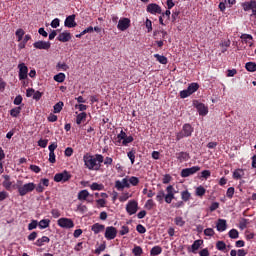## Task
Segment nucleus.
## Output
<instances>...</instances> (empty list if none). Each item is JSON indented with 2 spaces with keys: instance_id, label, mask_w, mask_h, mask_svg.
<instances>
[{
  "instance_id": "obj_1",
  "label": "nucleus",
  "mask_w": 256,
  "mask_h": 256,
  "mask_svg": "<svg viewBox=\"0 0 256 256\" xmlns=\"http://www.w3.org/2000/svg\"><path fill=\"white\" fill-rule=\"evenodd\" d=\"M83 161L86 169H89V171H99V169H101V163L104 161V157L101 154H95V156L85 154L83 156Z\"/></svg>"
},
{
  "instance_id": "obj_2",
  "label": "nucleus",
  "mask_w": 256,
  "mask_h": 256,
  "mask_svg": "<svg viewBox=\"0 0 256 256\" xmlns=\"http://www.w3.org/2000/svg\"><path fill=\"white\" fill-rule=\"evenodd\" d=\"M175 193H177L175 187H173V185H169L166 187V194L165 191L159 190L157 196L164 197L165 203L171 205V203H173V199H175Z\"/></svg>"
},
{
  "instance_id": "obj_3",
  "label": "nucleus",
  "mask_w": 256,
  "mask_h": 256,
  "mask_svg": "<svg viewBox=\"0 0 256 256\" xmlns=\"http://www.w3.org/2000/svg\"><path fill=\"white\" fill-rule=\"evenodd\" d=\"M194 131L195 129L191 124H184L182 130L176 134V141H181V139H185V137H191Z\"/></svg>"
},
{
  "instance_id": "obj_4",
  "label": "nucleus",
  "mask_w": 256,
  "mask_h": 256,
  "mask_svg": "<svg viewBox=\"0 0 256 256\" xmlns=\"http://www.w3.org/2000/svg\"><path fill=\"white\" fill-rule=\"evenodd\" d=\"M36 184L33 182L26 183L22 186H17L18 193L20 197H25L28 193H33L35 191Z\"/></svg>"
},
{
  "instance_id": "obj_5",
  "label": "nucleus",
  "mask_w": 256,
  "mask_h": 256,
  "mask_svg": "<svg viewBox=\"0 0 256 256\" xmlns=\"http://www.w3.org/2000/svg\"><path fill=\"white\" fill-rule=\"evenodd\" d=\"M69 179H71V174L67 170H64L62 173H57L54 176L56 183H67Z\"/></svg>"
},
{
  "instance_id": "obj_6",
  "label": "nucleus",
  "mask_w": 256,
  "mask_h": 256,
  "mask_svg": "<svg viewBox=\"0 0 256 256\" xmlns=\"http://www.w3.org/2000/svg\"><path fill=\"white\" fill-rule=\"evenodd\" d=\"M57 223L62 229H73L75 227V223L71 218H60Z\"/></svg>"
},
{
  "instance_id": "obj_7",
  "label": "nucleus",
  "mask_w": 256,
  "mask_h": 256,
  "mask_svg": "<svg viewBox=\"0 0 256 256\" xmlns=\"http://www.w3.org/2000/svg\"><path fill=\"white\" fill-rule=\"evenodd\" d=\"M139 210V203L135 200H130L126 205V212L128 215H135Z\"/></svg>"
},
{
  "instance_id": "obj_8",
  "label": "nucleus",
  "mask_w": 256,
  "mask_h": 256,
  "mask_svg": "<svg viewBox=\"0 0 256 256\" xmlns=\"http://www.w3.org/2000/svg\"><path fill=\"white\" fill-rule=\"evenodd\" d=\"M198 171H201V167L193 166L191 168L182 169L180 175L183 178H187V177H191V175H195V173H197Z\"/></svg>"
},
{
  "instance_id": "obj_9",
  "label": "nucleus",
  "mask_w": 256,
  "mask_h": 256,
  "mask_svg": "<svg viewBox=\"0 0 256 256\" xmlns=\"http://www.w3.org/2000/svg\"><path fill=\"white\" fill-rule=\"evenodd\" d=\"M104 237L107 241H113L117 237V228L113 226L106 227Z\"/></svg>"
},
{
  "instance_id": "obj_10",
  "label": "nucleus",
  "mask_w": 256,
  "mask_h": 256,
  "mask_svg": "<svg viewBox=\"0 0 256 256\" xmlns=\"http://www.w3.org/2000/svg\"><path fill=\"white\" fill-rule=\"evenodd\" d=\"M146 11H147V13H150L151 15H161V13H162L161 6H159L157 3L148 4Z\"/></svg>"
},
{
  "instance_id": "obj_11",
  "label": "nucleus",
  "mask_w": 256,
  "mask_h": 256,
  "mask_svg": "<svg viewBox=\"0 0 256 256\" xmlns=\"http://www.w3.org/2000/svg\"><path fill=\"white\" fill-rule=\"evenodd\" d=\"M33 47L34 49L49 51V49H51V42L39 40L33 43Z\"/></svg>"
},
{
  "instance_id": "obj_12",
  "label": "nucleus",
  "mask_w": 256,
  "mask_h": 256,
  "mask_svg": "<svg viewBox=\"0 0 256 256\" xmlns=\"http://www.w3.org/2000/svg\"><path fill=\"white\" fill-rule=\"evenodd\" d=\"M194 105L201 117H205V115H207V113H209V107H207L205 104H203L199 101H196V102H194Z\"/></svg>"
},
{
  "instance_id": "obj_13",
  "label": "nucleus",
  "mask_w": 256,
  "mask_h": 256,
  "mask_svg": "<svg viewBox=\"0 0 256 256\" xmlns=\"http://www.w3.org/2000/svg\"><path fill=\"white\" fill-rule=\"evenodd\" d=\"M131 27V20L129 18H121L118 22L117 29L119 31H127Z\"/></svg>"
},
{
  "instance_id": "obj_14",
  "label": "nucleus",
  "mask_w": 256,
  "mask_h": 256,
  "mask_svg": "<svg viewBox=\"0 0 256 256\" xmlns=\"http://www.w3.org/2000/svg\"><path fill=\"white\" fill-rule=\"evenodd\" d=\"M18 69H19V80L25 81V79H27V75L29 73V68H27V65H25V63H20L18 65Z\"/></svg>"
},
{
  "instance_id": "obj_15",
  "label": "nucleus",
  "mask_w": 256,
  "mask_h": 256,
  "mask_svg": "<svg viewBox=\"0 0 256 256\" xmlns=\"http://www.w3.org/2000/svg\"><path fill=\"white\" fill-rule=\"evenodd\" d=\"M115 187H116L117 191H123V189H125V188L129 189V187H131V184H129V179L124 178V179H122V181L116 180Z\"/></svg>"
},
{
  "instance_id": "obj_16",
  "label": "nucleus",
  "mask_w": 256,
  "mask_h": 256,
  "mask_svg": "<svg viewBox=\"0 0 256 256\" xmlns=\"http://www.w3.org/2000/svg\"><path fill=\"white\" fill-rule=\"evenodd\" d=\"M64 25L65 27H68V29H73V27H77V22H75V14L66 17Z\"/></svg>"
},
{
  "instance_id": "obj_17",
  "label": "nucleus",
  "mask_w": 256,
  "mask_h": 256,
  "mask_svg": "<svg viewBox=\"0 0 256 256\" xmlns=\"http://www.w3.org/2000/svg\"><path fill=\"white\" fill-rule=\"evenodd\" d=\"M243 11H253L256 9V0L246 1L241 4Z\"/></svg>"
},
{
  "instance_id": "obj_18",
  "label": "nucleus",
  "mask_w": 256,
  "mask_h": 256,
  "mask_svg": "<svg viewBox=\"0 0 256 256\" xmlns=\"http://www.w3.org/2000/svg\"><path fill=\"white\" fill-rule=\"evenodd\" d=\"M216 229L219 233H223V231H227V220L225 219H218L216 223Z\"/></svg>"
},
{
  "instance_id": "obj_19",
  "label": "nucleus",
  "mask_w": 256,
  "mask_h": 256,
  "mask_svg": "<svg viewBox=\"0 0 256 256\" xmlns=\"http://www.w3.org/2000/svg\"><path fill=\"white\" fill-rule=\"evenodd\" d=\"M57 40L61 43H67L71 41V34L68 31H64L58 35Z\"/></svg>"
},
{
  "instance_id": "obj_20",
  "label": "nucleus",
  "mask_w": 256,
  "mask_h": 256,
  "mask_svg": "<svg viewBox=\"0 0 256 256\" xmlns=\"http://www.w3.org/2000/svg\"><path fill=\"white\" fill-rule=\"evenodd\" d=\"M176 158L178 159V161L180 163H183L185 161H189V159H191V157L189 156V153L187 152H179L176 154Z\"/></svg>"
},
{
  "instance_id": "obj_21",
  "label": "nucleus",
  "mask_w": 256,
  "mask_h": 256,
  "mask_svg": "<svg viewBox=\"0 0 256 256\" xmlns=\"http://www.w3.org/2000/svg\"><path fill=\"white\" fill-rule=\"evenodd\" d=\"M3 179H4V181L2 182L3 187L7 191H9L11 189V185H13V183L11 182V176L3 175Z\"/></svg>"
},
{
  "instance_id": "obj_22",
  "label": "nucleus",
  "mask_w": 256,
  "mask_h": 256,
  "mask_svg": "<svg viewBox=\"0 0 256 256\" xmlns=\"http://www.w3.org/2000/svg\"><path fill=\"white\" fill-rule=\"evenodd\" d=\"M91 230L93 231V233L95 235H99V233H101V231H105V225L95 223L94 225H92Z\"/></svg>"
},
{
  "instance_id": "obj_23",
  "label": "nucleus",
  "mask_w": 256,
  "mask_h": 256,
  "mask_svg": "<svg viewBox=\"0 0 256 256\" xmlns=\"http://www.w3.org/2000/svg\"><path fill=\"white\" fill-rule=\"evenodd\" d=\"M51 239L47 236H42L41 238H39L38 240H36V242L34 243V245H36V247H43V245H45V243H50Z\"/></svg>"
},
{
  "instance_id": "obj_24",
  "label": "nucleus",
  "mask_w": 256,
  "mask_h": 256,
  "mask_svg": "<svg viewBox=\"0 0 256 256\" xmlns=\"http://www.w3.org/2000/svg\"><path fill=\"white\" fill-rule=\"evenodd\" d=\"M243 175H245V171L241 168H238L233 172V179H235L236 181H239V179L243 178Z\"/></svg>"
},
{
  "instance_id": "obj_25",
  "label": "nucleus",
  "mask_w": 256,
  "mask_h": 256,
  "mask_svg": "<svg viewBox=\"0 0 256 256\" xmlns=\"http://www.w3.org/2000/svg\"><path fill=\"white\" fill-rule=\"evenodd\" d=\"M155 59L160 63L161 65H167L169 63V60L167 57L160 55V54H154Z\"/></svg>"
},
{
  "instance_id": "obj_26",
  "label": "nucleus",
  "mask_w": 256,
  "mask_h": 256,
  "mask_svg": "<svg viewBox=\"0 0 256 256\" xmlns=\"http://www.w3.org/2000/svg\"><path fill=\"white\" fill-rule=\"evenodd\" d=\"M89 191L88 190H81L78 193V201H87V197H89Z\"/></svg>"
},
{
  "instance_id": "obj_27",
  "label": "nucleus",
  "mask_w": 256,
  "mask_h": 256,
  "mask_svg": "<svg viewBox=\"0 0 256 256\" xmlns=\"http://www.w3.org/2000/svg\"><path fill=\"white\" fill-rule=\"evenodd\" d=\"M181 199L184 203H187V201H191V193L189 190H184L181 192Z\"/></svg>"
},
{
  "instance_id": "obj_28",
  "label": "nucleus",
  "mask_w": 256,
  "mask_h": 256,
  "mask_svg": "<svg viewBox=\"0 0 256 256\" xmlns=\"http://www.w3.org/2000/svg\"><path fill=\"white\" fill-rule=\"evenodd\" d=\"M90 189L92 191H103L105 189V186L103 184H99L97 182H93L91 185H90Z\"/></svg>"
},
{
  "instance_id": "obj_29",
  "label": "nucleus",
  "mask_w": 256,
  "mask_h": 256,
  "mask_svg": "<svg viewBox=\"0 0 256 256\" xmlns=\"http://www.w3.org/2000/svg\"><path fill=\"white\" fill-rule=\"evenodd\" d=\"M161 253H163V248H161V246H154V247L150 250V255H151V256L161 255Z\"/></svg>"
},
{
  "instance_id": "obj_30",
  "label": "nucleus",
  "mask_w": 256,
  "mask_h": 256,
  "mask_svg": "<svg viewBox=\"0 0 256 256\" xmlns=\"http://www.w3.org/2000/svg\"><path fill=\"white\" fill-rule=\"evenodd\" d=\"M51 225V220L49 219H42L40 220V223H38L39 229H47Z\"/></svg>"
},
{
  "instance_id": "obj_31",
  "label": "nucleus",
  "mask_w": 256,
  "mask_h": 256,
  "mask_svg": "<svg viewBox=\"0 0 256 256\" xmlns=\"http://www.w3.org/2000/svg\"><path fill=\"white\" fill-rule=\"evenodd\" d=\"M201 245H203V240L194 241L193 244L191 245L192 253H196V251H198Z\"/></svg>"
},
{
  "instance_id": "obj_32",
  "label": "nucleus",
  "mask_w": 256,
  "mask_h": 256,
  "mask_svg": "<svg viewBox=\"0 0 256 256\" xmlns=\"http://www.w3.org/2000/svg\"><path fill=\"white\" fill-rule=\"evenodd\" d=\"M85 119H87L86 112H82V113L78 114L76 117V124L81 125V123H83V121H85Z\"/></svg>"
},
{
  "instance_id": "obj_33",
  "label": "nucleus",
  "mask_w": 256,
  "mask_h": 256,
  "mask_svg": "<svg viewBox=\"0 0 256 256\" xmlns=\"http://www.w3.org/2000/svg\"><path fill=\"white\" fill-rule=\"evenodd\" d=\"M198 89H199L198 83H191L187 88L188 93H190V95H193V93L197 92Z\"/></svg>"
},
{
  "instance_id": "obj_34",
  "label": "nucleus",
  "mask_w": 256,
  "mask_h": 256,
  "mask_svg": "<svg viewBox=\"0 0 256 256\" xmlns=\"http://www.w3.org/2000/svg\"><path fill=\"white\" fill-rule=\"evenodd\" d=\"M245 69L248 70L250 73H255L256 63L255 62H247L245 64Z\"/></svg>"
},
{
  "instance_id": "obj_35",
  "label": "nucleus",
  "mask_w": 256,
  "mask_h": 256,
  "mask_svg": "<svg viewBox=\"0 0 256 256\" xmlns=\"http://www.w3.org/2000/svg\"><path fill=\"white\" fill-rule=\"evenodd\" d=\"M136 153H137V151L134 148H132L131 151H129L127 153V157H128V159H130L131 165H135V155H136Z\"/></svg>"
},
{
  "instance_id": "obj_36",
  "label": "nucleus",
  "mask_w": 256,
  "mask_h": 256,
  "mask_svg": "<svg viewBox=\"0 0 256 256\" xmlns=\"http://www.w3.org/2000/svg\"><path fill=\"white\" fill-rule=\"evenodd\" d=\"M247 225H249V219L242 218L239 221V229H241V231H243L244 229H247Z\"/></svg>"
},
{
  "instance_id": "obj_37",
  "label": "nucleus",
  "mask_w": 256,
  "mask_h": 256,
  "mask_svg": "<svg viewBox=\"0 0 256 256\" xmlns=\"http://www.w3.org/2000/svg\"><path fill=\"white\" fill-rule=\"evenodd\" d=\"M56 83H63L65 81V73L60 72L54 76Z\"/></svg>"
},
{
  "instance_id": "obj_38",
  "label": "nucleus",
  "mask_w": 256,
  "mask_h": 256,
  "mask_svg": "<svg viewBox=\"0 0 256 256\" xmlns=\"http://www.w3.org/2000/svg\"><path fill=\"white\" fill-rule=\"evenodd\" d=\"M155 205V201H153V199H149L146 201L144 209H146L147 211H151L153 207H155Z\"/></svg>"
},
{
  "instance_id": "obj_39",
  "label": "nucleus",
  "mask_w": 256,
  "mask_h": 256,
  "mask_svg": "<svg viewBox=\"0 0 256 256\" xmlns=\"http://www.w3.org/2000/svg\"><path fill=\"white\" fill-rule=\"evenodd\" d=\"M135 141V138L133 136H126L122 141L120 145H123L124 147H127L129 143H133Z\"/></svg>"
},
{
  "instance_id": "obj_40",
  "label": "nucleus",
  "mask_w": 256,
  "mask_h": 256,
  "mask_svg": "<svg viewBox=\"0 0 256 256\" xmlns=\"http://www.w3.org/2000/svg\"><path fill=\"white\" fill-rule=\"evenodd\" d=\"M11 117H19L21 115V107H15L10 110Z\"/></svg>"
},
{
  "instance_id": "obj_41",
  "label": "nucleus",
  "mask_w": 256,
  "mask_h": 256,
  "mask_svg": "<svg viewBox=\"0 0 256 256\" xmlns=\"http://www.w3.org/2000/svg\"><path fill=\"white\" fill-rule=\"evenodd\" d=\"M126 136H127V133H125V131L121 130L120 133L117 135V141L115 144L121 145V141H123Z\"/></svg>"
},
{
  "instance_id": "obj_42",
  "label": "nucleus",
  "mask_w": 256,
  "mask_h": 256,
  "mask_svg": "<svg viewBox=\"0 0 256 256\" xmlns=\"http://www.w3.org/2000/svg\"><path fill=\"white\" fill-rule=\"evenodd\" d=\"M240 39H243V41L246 43H250V47L253 45V42H249L253 41V36L251 34H242Z\"/></svg>"
},
{
  "instance_id": "obj_43",
  "label": "nucleus",
  "mask_w": 256,
  "mask_h": 256,
  "mask_svg": "<svg viewBox=\"0 0 256 256\" xmlns=\"http://www.w3.org/2000/svg\"><path fill=\"white\" fill-rule=\"evenodd\" d=\"M228 236L230 239H239V231L237 229H231L228 232Z\"/></svg>"
},
{
  "instance_id": "obj_44",
  "label": "nucleus",
  "mask_w": 256,
  "mask_h": 256,
  "mask_svg": "<svg viewBox=\"0 0 256 256\" xmlns=\"http://www.w3.org/2000/svg\"><path fill=\"white\" fill-rule=\"evenodd\" d=\"M205 193H207V190L205 189V187L203 186H198L196 188V196L197 197H203V195H205Z\"/></svg>"
},
{
  "instance_id": "obj_45",
  "label": "nucleus",
  "mask_w": 256,
  "mask_h": 256,
  "mask_svg": "<svg viewBox=\"0 0 256 256\" xmlns=\"http://www.w3.org/2000/svg\"><path fill=\"white\" fill-rule=\"evenodd\" d=\"M174 223H175V225H177L178 227H183V226H185V220H183V217H181V216H177V217L174 219Z\"/></svg>"
},
{
  "instance_id": "obj_46",
  "label": "nucleus",
  "mask_w": 256,
  "mask_h": 256,
  "mask_svg": "<svg viewBox=\"0 0 256 256\" xmlns=\"http://www.w3.org/2000/svg\"><path fill=\"white\" fill-rule=\"evenodd\" d=\"M15 35H16L18 41H23V36L25 35V30L19 28L18 30H16Z\"/></svg>"
},
{
  "instance_id": "obj_47",
  "label": "nucleus",
  "mask_w": 256,
  "mask_h": 256,
  "mask_svg": "<svg viewBox=\"0 0 256 256\" xmlns=\"http://www.w3.org/2000/svg\"><path fill=\"white\" fill-rule=\"evenodd\" d=\"M132 253L135 256H141L143 255V248H141V246H135L132 250Z\"/></svg>"
},
{
  "instance_id": "obj_48",
  "label": "nucleus",
  "mask_w": 256,
  "mask_h": 256,
  "mask_svg": "<svg viewBox=\"0 0 256 256\" xmlns=\"http://www.w3.org/2000/svg\"><path fill=\"white\" fill-rule=\"evenodd\" d=\"M128 183L130 185H133V187H137V185H139V178L135 177V176H131L128 180Z\"/></svg>"
},
{
  "instance_id": "obj_49",
  "label": "nucleus",
  "mask_w": 256,
  "mask_h": 256,
  "mask_svg": "<svg viewBox=\"0 0 256 256\" xmlns=\"http://www.w3.org/2000/svg\"><path fill=\"white\" fill-rule=\"evenodd\" d=\"M145 26L147 29V33H151V31H153V22L149 18L146 19Z\"/></svg>"
},
{
  "instance_id": "obj_50",
  "label": "nucleus",
  "mask_w": 256,
  "mask_h": 256,
  "mask_svg": "<svg viewBox=\"0 0 256 256\" xmlns=\"http://www.w3.org/2000/svg\"><path fill=\"white\" fill-rule=\"evenodd\" d=\"M63 102H58L54 105V113H61L63 111Z\"/></svg>"
},
{
  "instance_id": "obj_51",
  "label": "nucleus",
  "mask_w": 256,
  "mask_h": 256,
  "mask_svg": "<svg viewBox=\"0 0 256 256\" xmlns=\"http://www.w3.org/2000/svg\"><path fill=\"white\" fill-rule=\"evenodd\" d=\"M56 68L58 71H67V69H69V66L66 63L58 62Z\"/></svg>"
},
{
  "instance_id": "obj_52",
  "label": "nucleus",
  "mask_w": 256,
  "mask_h": 256,
  "mask_svg": "<svg viewBox=\"0 0 256 256\" xmlns=\"http://www.w3.org/2000/svg\"><path fill=\"white\" fill-rule=\"evenodd\" d=\"M216 249H218V251H224L227 249V244H225L223 241H218L216 243Z\"/></svg>"
},
{
  "instance_id": "obj_53",
  "label": "nucleus",
  "mask_w": 256,
  "mask_h": 256,
  "mask_svg": "<svg viewBox=\"0 0 256 256\" xmlns=\"http://www.w3.org/2000/svg\"><path fill=\"white\" fill-rule=\"evenodd\" d=\"M39 222L37 220H32L31 223L28 224V231H33V229H37Z\"/></svg>"
},
{
  "instance_id": "obj_54",
  "label": "nucleus",
  "mask_w": 256,
  "mask_h": 256,
  "mask_svg": "<svg viewBox=\"0 0 256 256\" xmlns=\"http://www.w3.org/2000/svg\"><path fill=\"white\" fill-rule=\"evenodd\" d=\"M233 195H235V188L229 187L226 192V197H228V199H233Z\"/></svg>"
},
{
  "instance_id": "obj_55",
  "label": "nucleus",
  "mask_w": 256,
  "mask_h": 256,
  "mask_svg": "<svg viewBox=\"0 0 256 256\" xmlns=\"http://www.w3.org/2000/svg\"><path fill=\"white\" fill-rule=\"evenodd\" d=\"M136 231H138L141 235H143L144 233H147V228H145L143 224H138L136 226Z\"/></svg>"
},
{
  "instance_id": "obj_56",
  "label": "nucleus",
  "mask_w": 256,
  "mask_h": 256,
  "mask_svg": "<svg viewBox=\"0 0 256 256\" xmlns=\"http://www.w3.org/2000/svg\"><path fill=\"white\" fill-rule=\"evenodd\" d=\"M105 249H107V245H105V243H103L98 248H96L95 254L101 255L102 251H105Z\"/></svg>"
},
{
  "instance_id": "obj_57",
  "label": "nucleus",
  "mask_w": 256,
  "mask_h": 256,
  "mask_svg": "<svg viewBox=\"0 0 256 256\" xmlns=\"http://www.w3.org/2000/svg\"><path fill=\"white\" fill-rule=\"evenodd\" d=\"M204 235H206V237H213V235H215V230H213V228H206L204 230Z\"/></svg>"
},
{
  "instance_id": "obj_58",
  "label": "nucleus",
  "mask_w": 256,
  "mask_h": 256,
  "mask_svg": "<svg viewBox=\"0 0 256 256\" xmlns=\"http://www.w3.org/2000/svg\"><path fill=\"white\" fill-rule=\"evenodd\" d=\"M187 97H191V94L187 89L180 91L181 99H187Z\"/></svg>"
},
{
  "instance_id": "obj_59",
  "label": "nucleus",
  "mask_w": 256,
  "mask_h": 256,
  "mask_svg": "<svg viewBox=\"0 0 256 256\" xmlns=\"http://www.w3.org/2000/svg\"><path fill=\"white\" fill-rule=\"evenodd\" d=\"M129 197H131V195H129L128 192L123 193V194L119 197L120 203H125V201H127V199H129Z\"/></svg>"
},
{
  "instance_id": "obj_60",
  "label": "nucleus",
  "mask_w": 256,
  "mask_h": 256,
  "mask_svg": "<svg viewBox=\"0 0 256 256\" xmlns=\"http://www.w3.org/2000/svg\"><path fill=\"white\" fill-rule=\"evenodd\" d=\"M60 23H61V20H59V18H55L51 22V28L52 29H57V27H59Z\"/></svg>"
},
{
  "instance_id": "obj_61",
  "label": "nucleus",
  "mask_w": 256,
  "mask_h": 256,
  "mask_svg": "<svg viewBox=\"0 0 256 256\" xmlns=\"http://www.w3.org/2000/svg\"><path fill=\"white\" fill-rule=\"evenodd\" d=\"M127 233H129V226L123 225V226L121 227V230L119 231V234H120L121 236H123V235H127Z\"/></svg>"
},
{
  "instance_id": "obj_62",
  "label": "nucleus",
  "mask_w": 256,
  "mask_h": 256,
  "mask_svg": "<svg viewBox=\"0 0 256 256\" xmlns=\"http://www.w3.org/2000/svg\"><path fill=\"white\" fill-rule=\"evenodd\" d=\"M48 143H49V140H47V139H40L38 141V145H39V147H42V149H45V147H47Z\"/></svg>"
},
{
  "instance_id": "obj_63",
  "label": "nucleus",
  "mask_w": 256,
  "mask_h": 256,
  "mask_svg": "<svg viewBox=\"0 0 256 256\" xmlns=\"http://www.w3.org/2000/svg\"><path fill=\"white\" fill-rule=\"evenodd\" d=\"M49 163H57L55 152H49Z\"/></svg>"
},
{
  "instance_id": "obj_64",
  "label": "nucleus",
  "mask_w": 256,
  "mask_h": 256,
  "mask_svg": "<svg viewBox=\"0 0 256 256\" xmlns=\"http://www.w3.org/2000/svg\"><path fill=\"white\" fill-rule=\"evenodd\" d=\"M201 177L202 179H207L208 177H211V171L209 170H203L201 172Z\"/></svg>"
}]
</instances>
